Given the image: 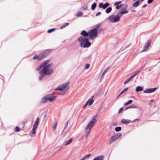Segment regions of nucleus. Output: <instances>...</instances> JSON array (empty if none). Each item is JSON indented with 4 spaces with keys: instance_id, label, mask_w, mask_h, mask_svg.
I'll list each match as a JSON object with an SVG mask.
<instances>
[{
    "instance_id": "nucleus-40",
    "label": "nucleus",
    "mask_w": 160,
    "mask_h": 160,
    "mask_svg": "<svg viewBox=\"0 0 160 160\" xmlns=\"http://www.w3.org/2000/svg\"><path fill=\"white\" fill-rule=\"evenodd\" d=\"M122 2V1H120L118 2H116L114 3V5H117L120 4Z\"/></svg>"
},
{
    "instance_id": "nucleus-26",
    "label": "nucleus",
    "mask_w": 160,
    "mask_h": 160,
    "mask_svg": "<svg viewBox=\"0 0 160 160\" xmlns=\"http://www.w3.org/2000/svg\"><path fill=\"white\" fill-rule=\"evenodd\" d=\"M112 8L111 7H109L106 10V12L107 13H110L112 11Z\"/></svg>"
},
{
    "instance_id": "nucleus-12",
    "label": "nucleus",
    "mask_w": 160,
    "mask_h": 160,
    "mask_svg": "<svg viewBox=\"0 0 160 160\" xmlns=\"http://www.w3.org/2000/svg\"><path fill=\"white\" fill-rule=\"evenodd\" d=\"M94 102L93 96H92L88 99L86 102L88 106H90Z\"/></svg>"
},
{
    "instance_id": "nucleus-8",
    "label": "nucleus",
    "mask_w": 160,
    "mask_h": 160,
    "mask_svg": "<svg viewBox=\"0 0 160 160\" xmlns=\"http://www.w3.org/2000/svg\"><path fill=\"white\" fill-rule=\"evenodd\" d=\"M122 134L121 133H118L114 135L110 139V143H112L113 142L115 141L118 139L121 136Z\"/></svg>"
},
{
    "instance_id": "nucleus-42",
    "label": "nucleus",
    "mask_w": 160,
    "mask_h": 160,
    "mask_svg": "<svg viewBox=\"0 0 160 160\" xmlns=\"http://www.w3.org/2000/svg\"><path fill=\"white\" fill-rule=\"evenodd\" d=\"M15 130L16 132L19 131L20 130V128L18 127H16L15 128Z\"/></svg>"
},
{
    "instance_id": "nucleus-25",
    "label": "nucleus",
    "mask_w": 160,
    "mask_h": 160,
    "mask_svg": "<svg viewBox=\"0 0 160 160\" xmlns=\"http://www.w3.org/2000/svg\"><path fill=\"white\" fill-rule=\"evenodd\" d=\"M128 88H124L123 90L121 92V93H120L119 95L118 96V97L123 92L126 91L127 90Z\"/></svg>"
},
{
    "instance_id": "nucleus-35",
    "label": "nucleus",
    "mask_w": 160,
    "mask_h": 160,
    "mask_svg": "<svg viewBox=\"0 0 160 160\" xmlns=\"http://www.w3.org/2000/svg\"><path fill=\"white\" fill-rule=\"evenodd\" d=\"M83 14V13L82 12H78L77 13V16L78 17H80Z\"/></svg>"
},
{
    "instance_id": "nucleus-32",
    "label": "nucleus",
    "mask_w": 160,
    "mask_h": 160,
    "mask_svg": "<svg viewBox=\"0 0 160 160\" xmlns=\"http://www.w3.org/2000/svg\"><path fill=\"white\" fill-rule=\"evenodd\" d=\"M137 108L136 106L135 105H132L130 106L129 107L127 108V109L130 108Z\"/></svg>"
},
{
    "instance_id": "nucleus-16",
    "label": "nucleus",
    "mask_w": 160,
    "mask_h": 160,
    "mask_svg": "<svg viewBox=\"0 0 160 160\" xmlns=\"http://www.w3.org/2000/svg\"><path fill=\"white\" fill-rule=\"evenodd\" d=\"M104 156L103 155H100L94 158L93 160H102L103 159Z\"/></svg>"
},
{
    "instance_id": "nucleus-37",
    "label": "nucleus",
    "mask_w": 160,
    "mask_h": 160,
    "mask_svg": "<svg viewBox=\"0 0 160 160\" xmlns=\"http://www.w3.org/2000/svg\"><path fill=\"white\" fill-rule=\"evenodd\" d=\"M90 66V65L89 64H87L85 65V69H88Z\"/></svg>"
},
{
    "instance_id": "nucleus-9",
    "label": "nucleus",
    "mask_w": 160,
    "mask_h": 160,
    "mask_svg": "<svg viewBox=\"0 0 160 160\" xmlns=\"http://www.w3.org/2000/svg\"><path fill=\"white\" fill-rule=\"evenodd\" d=\"M51 50H47L45 51L41 52L40 53V55L42 59L46 57L51 52Z\"/></svg>"
},
{
    "instance_id": "nucleus-7",
    "label": "nucleus",
    "mask_w": 160,
    "mask_h": 160,
    "mask_svg": "<svg viewBox=\"0 0 160 160\" xmlns=\"http://www.w3.org/2000/svg\"><path fill=\"white\" fill-rule=\"evenodd\" d=\"M39 121V118H37L34 123V124L33 126L32 130L30 132V134L32 133V134L33 135L35 134L36 133V130L38 128Z\"/></svg>"
},
{
    "instance_id": "nucleus-1",
    "label": "nucleus",
    "mask_w": 160,
    "mask_h": 160,
    "mask_svg": "<svg viewBox=\"0 0 160 160\" xmlns=\"http://www.w3.org/2000/svg\"><path fill=\"white\" fill-rule=\"evenodd\" d=\"M49 60H46L37 68V71L40 70L39 73L41 75L39 77L40 80H42L45 75H49L52 73L53 69L51 68L52 63H49Z\"/></svg>"
},
{
    "instance_id": "nucleus-50",
    "label": "nucleus",
    "mask_w": 160,
    "mask_h": 160,
    "mask_svg": "<svg viewBox=\"0 0 160 160\" xmlns=\"http://www.w3.org/2000/svg\"><path fill=\"white\" fill-rule=\"evenodd\" d=\"M132 12H134L135 11V10H132Z\"/></svg>"
},
{
    "instance_id": "nucleus-29",
    "label": "nucleus",
    "mask_w": 160,
    "mask_h": 160,
    "mask_svg": "<svg viewBox=\"0 0 160 160\" xmlns=\"http://www.w3.org/2000/svg\"><path fill=\"white\" fill-rule=\"evenodd\" d=\"M69 24V23H67L64 24L61 28V29H62L63 28H65Z\"/></svg>"
},
{
    "instance_id": "nucleus-52",
    "label": "nucleus",
    "mask_w": 160,
    "mask_h": 160,
    "mask_svg": "<svg viewBox=\"0 0 160 160\" xmlns=\"http://www.w3.org/2000/svg\"><path fill=\"white\" fill-rule=\"evenodd\" d=\"M137 119H135V121H136V120H137Z\"/></svg>"
},
{
    "instance_id": "nucleus-20",
    "label": "nucleus",
    "mask_w": 160,
    "mask_h": 160,
    "mask_svg": "<svg viewBox=\"0 0 160 160\" xmlns=\"http://www.w3.org/2000/svg\"><path fill=\"white\" fill-rule=\"evenodd\" d=\"M72 138L70 139L69 140L66 141V142H65L64 144V146H66L70 144V143H72Z\"/></svg>"
},
{
    "instance_id": "nucleus-51",
    "label": "nucleus",
    "mask_w": 160,
    "mask_h": 160,
    "mask_svg": "<svg viewBox=\"0 0 160 160\" xmlns=\"http://www.w3.org/2000/svg\"><path fill=\"white\" fill-rule=\"evenodd\" d=\"M144 0H140L141 2H143Z\"/></svg>"
},
{
    "instance_id": "nucleus-31",
    "label": "nucleus",
    "mask_w": 160,
    "mask_h": 160,
    "mask_svg": "<svg viewBox=\"0 0 160 160\" xmlns=\"http://www.w3.org/2000/svg\"><path fill=\"white\" fill-rule=\"evenodd\" d=\"M90 156V154H89L86 155L84 156L83 157V158H82V159H81V160H84L86 159L87 158H88Z\"/></svg>"
},
{
    "instance_id": "nucleus-34",
    "label": "nucleus",
    "mask_w": 160,
    "mask_h": 160,
    "mask_svg": "<svg viewBox=\"0 0 160 160\" xmlns=\"http://www.w3.org/2000/svg\"><path fill=\"white\" fill-rule=\"evenodd\" d=\"M132 79L130 77V78H128V79H127L125 82H124V84H127V83H128V82L130 81Z\"/></svg>"
},
{
    "instance_id": "nucleus-2",
    "label": "nucleus",
    "mask_w": 160,
    "mask_h": 160,
    "mask_svg": "<svg viewBox=\"0 0 160 160\" xmlns=\"http://www.w3.org/2000/svg\"><path fill=\"white\" fill-rule=\"evenodd\" d=\"M98 115H96L92 118V120L90 121L87 125L86 126L85 128L86 132L85 136L87 137L89 134V133L91 129L94 126L97 121V118Z\"/></svg>"
},
{
    "instance_id": "nucleus-10",
    "label": "nucleus",
    "mask_w": 160,
    "mask_h": 160,
    "mask_svg": "<svg viewBox=\"0 0 160 160\" xmlns=\"http://www.w3.org/2000/svg\"><path fill=\"white\" fill-rule=\"evenodd\" d=\"M151 44V41L148 40L147 42L145 44L143 47V48L142 50V52H144L148 50V48L150 46Z\"/></svg>"
},
{
    "instance_id": "nucleus-43",
    "label": "nucleus",
    "mask_w": 160,
    "mask_h": 160,
    "mask_svg": "<svg viewBox=\"0 0 160 160\" xmlns=\"http://www.w3.org/2000/svg\"><path fill=\"white\" fill-rule=\"evenodd\" d=\"M122 5H120L117 6L116 7V8L118 9H119L122 7Z\"/></svg>"
},
{
    "instance_id": "nucleus-13",
    "label": "nucleus",
    "mask_w": 160,
    "mask_h": 160,
    "mask_svg": "<svg viewBox=\"0 0 160 160\" xmlns=\"http://www.w3.org/2000/svg\"><path fill=\"white\" fill-rule=\"evenodd\" d=\"M128 11H127L126 10H123L121 11H119L118 13L119 15L120 16V17H121L122 15L124 14H126L128 13Z\"/></svg>"
},
{
    "instance_id": "nucleus-45",
    "label": "nucleus",
    "mask_w": 160,
    "mask_h": 160,
    "mask_svg": "<svg viewBox=\"0 0 160 160\" xmlns=\"http://www.w3.org/2000/svg\"><path fill=\"white\" fill-rule=\"evenodd\" d=\"M101 14V12H98L96 14V16H99V15H100Z\"/></svg>"
},
{
    "instance_id": "nucleus-17",
    "label": "nucleus",
    "mask_w": 160,
    "mask_h": 160,
    "mask_svg": "<svg viewBox=\"0 0 160 160\" xmlns=\"http://www.w3.org/2000/svg\"><path fill=\"white\" fill-rule=\"evenodd\" d=\"M33 59H38V60H41L42 59L40 54L39 55H35L33 58Z\"/></svg>"
},
{
    "instance_id": "nucleus-28",
    "label": "nucleus",
    "mask_w": 160,
    "mask_h": 160,
    "mask_svg": "<svg viewBox=\"0 0 160 160\" xmlns=\"http://www.w3.org/2000/svg\"><path fill=\"white\" fill-rule=\"evenodd\" d=\"M132 102V100H129L128 102H127L124 103V105L125 106L127 105L130 104H131Z\"/></svg>"
},
{
    "instance_id": "nucleus-15",
    "label": "nucleus",
    "mask_w": 160,
    "mask_h": 160,
    "mask_svg": "<svg viewBox=\"0 0 160 160\" xmlns=\"http://www.w3.org/2000/svg\"><path fill=\"white\" fill-rule=\"evenodd\" d=\"M81 34L82 36L86 37L89 35V32H87L85 30L82 31L81 32Z\"/></svg>"
},
{
    "instance_id": "nucleus-49",
    "label": "nucleus",
    "mask_w": 160,
    "mask_h": 160,
    "mask_svg": "<svg viewBox=\"0 0 160 160\" xmlns=\"http://www.w3.org/2000/svg\"><path fill=\"white\" fill-rule=\"evenodd\" d=\"M146 6H147L146 4H145L142 7L143 8H145Z\"/></svg>"
},
{
    "instance_id": "nucleus-4",
    "label": "nucleus",
    "mask_w": 160,
    "mask_h": 160,
    "mask_svg": "<svg viewBox=\"0 0 160 160\" xmlns=\"http://www.w3.org/2000/svg\"><path fill=\"white\" fill-rule=\"evenodd\" d=\"M68 82H66L59 86L55 90L60 91L61 92L60 93L61 95H63L67 92L68 89Z\"/></svg>"
},
{
    "instance_id": "nucleus-19",
    "label": "nucleus",
    "mask_w": 160,
    "mask_h": 160,
    "mask_svg": "<svg viewBox=\"0 0 160 160\" xmlns=\"http://www.w3.org/2000/svg\"><path fill=\"white\" fill-rule=\"evenodd\" d=\"M58 124L57 122L56 121L54 122L52 125V128L53 130H55Z\"/></svg>"
},
{
    "instance_id": "nucleus-24",
    "label": "nucleus",
    "mask_w": 160,
    "mask_h": 160,
    "mask_svg": "<svg viewBox=\"0 0 160 160\" xmlns=\"http://www.w3.org/2000/svg\"><path fill=\"white\" fill-rule=\"evenodd\" d=\"M140 2V0H138L137 1L135 2L133 4V6L134 7H137L139 5Z\"/></svg>"
},
{
    "instance_id": "nucleus-46",
    "label": "nucleus",
    "mask_w": 160,
    "mask_h": 160,
    "mask_svg": "<svg viewBox=\"0 0 160 160\" xmlns=\"http://www.w3.org/2000/svg\"><path fill=\"white\" fill-rule=\"evenodd\" d=\"M123 110V108H121L119 110V113H120L122 112Z\"/></svg>"
},
{
    "instance_id": "nucleus-21",
    "label": "nucleus",
    "mask_w": 160,
    "mask_h": 160,
    "mask_svg": "<svg viewBox=\"0 0 160 160\" xmlns=\"http://www.w3.org/2000/svg\"><path fill=\"white\" fill-rule=\"evenodd\" d=\"M143 89L140 86H138L136 88L135 91L136 92H138L142 91Z\"/></svg>"
},
{
    "instance_id": "nucleus-47",
    "label": "nucleus",
    "mask_w": 160,
    "mask_h": 160,
    "mask_svg": "<svg viewBox=\"0 0 160 160\" xmlns=\"http://www.w3.org/2000/svg\"><path fill=\"white\" fill-rule=\"evenodd\" d=\"M87 8L88 7L87 6H85L82 7V8L84 10H86Z\"/></svg>"
},
{
    "instance_id": "nucleus-53",
    "label": "nucleus",
    "mask_w": 160,
    "mask_h": 160,
    "mask_svg": "<svg viewBox=\"0 0 160 160\" xmlns=\"http://www.w3.org/2000/svg\"><path fill=\"white\" fill-rule=\"evenodd\" d=\"M159 60H160V58H159Z\"/></svg>"
},
{
    "instance_id": "nucleus-11",
    "label": "nucleus",
    "mask_w": 160,
    "mask_h": 160,
    "mask_svg": "<svg viewBox=\"0 0 160 160\" xmlns=\"http://www.w3.org/2000/svg\"><path fill=\"white\" fill-rule=\"evenodd\" d=\"M156 88H148L144 91L143 92L145 93H150L154 92L156 89Z\"/></svg>"
},
{
    "instance_id": "nucleus-3",
    "label": "nucleus",
    "mask_w": 160,
    "mask_h": 160,
    "mask_svg": "<svg viewBox=\"0 0 160 160\" xmlns=\"http://www.w3.org/2000/svg\"><path fill=\"white\" fill-rule=\"evenodd\" d=\"M78 42L81 47L84 48H88L91 45V42L89 41L88 38L81 36L78 38Z\"/></svg>"
},
{
    "instance_id": "nucleus-6",
    "label": "nucleus",
    "mask_w": 160,
    "mask_h": 160,
    "mask_svg": "<svg viewBox=\"0 0 160 160\" xmlns=\"http://www.w3.org/2000/svg\"><path fill=\"white\" fill-rule=\"evenodd\" d=\"M97 28H95L92 29L89 32V34L90 38L92 40L96 38L98 35Z\"/></svg>"
},
{
    "instance_id": "nucleus-41",
    "label": "nucleus",
    "mask_w": 160,
    "mask_h": 160,
    "mask_svg": "<svg viewBox=\"0 0 160 160\" xmlns=\"http://www.w3.org/2000/svg\"><path fill=\"white\" fill-rule=\"evenodd\" d=\"M68 121L66 124H65V127H64V129H63V131H62V132H64V131L65 130V129L68 127Z\"/></svg>"
},
{
    "instance_id": "nucleus-36",
    "label": "nucleus",
    "mask_w": 160,
    "mask_h": 160,
    "mask_svg": "<svg viewBox=\"0 0 160 160\" xmlns=\"http://www.w3.org/2000/svg\"><path fill=\"white\" fill-rule=\"evenodd\" d=\"M109 69V68H107V69H106L105 71H104V72H103V73H102V76H104V74L106 73V72L108 71Z\"/></svg>"
},
{
    "instance_id": "nucleus-5",
    "label": "nucleus",
    "mask_w": 160,
    "mask_h": 160,
    "mask_svg": "<svg viewBox=\"0 0 160 160\" xmlns=\"http://www.w3.org/2000/svg\"><path fill=\"white\" fill-rule=\"evenodd\" d=\"M120 17L118 13L116 15H112L108 18V20L112 23H115L118 22L120 20Z\"/></svg>"
},
{
    "instance_id": "nucleus-18",
    "label": "nucleus",
    "mask_w": 160,
    "mask_h": 160,
    "mask_svg": "<svg viewBox=\"0 0 160 160\" xmlns=\"http://www.w3.org/2000/svg\"><path fill=\"white\" fill-rule=\"evenodd\" d=\"M121 122L122 123L125 124L129 123L131 122V120L129 119H122V120Z\"/></svg>"
},
{
    "instance_id": "nucleus-23",
    "label": "nucleus",
    "mask_w": 160,
    "mask_h": 160,
    "mask_svg": "<svg viewBox=\"0 0 160 160\" xmlns=\"http://www.w3.org/2000/svg\"><path fill=\"white\" fill-rule=\"evenodd\" d=\"M140 72V71L139 70L136 72L135 73L133 74L130 77L131 78V79L133 78H134L137 75H138V74H139Z\"/></svg>"
},
{
    "instance_id": "nucleus-48",
    "label": "nucleus",
    "mask_w": 160,
    "mask_h": 160,
    "mask_svg": "<svg viewBox=\"0 0 160 160\" xmlns=\"http://www.w3.org/2000/svg\"><path fill=\"white\" fill-rule=\"evenodd\" d=\"M87 105H88V104L86 102L84 106H83V108H85Z\"/></svg>"
},
{
    "instance_id": "nucleus-33",
    "label": "nucleus",
    "mask_w": 160,
    "mask_h": 160,
    "mask_svg": "<svg viewBox=\"0 0 160 160\" xmlns=\"http://www.w3.org/2000/svg\"><path fill=\"white\" fill-rule=\"evenodd\" d=\"M109 3H106L104 5H103V9L106 8L107 7L109 6Z\"/></svg>"
},
{
    "instance_id": "nucleus-30",
    "label": "nucleus",
    "mask_w": 160,
    "mask_h": 160,
    "mask_svg": "<svg viewBox=\"0 0 160 160\" xmlns=\"http://www.w3.org/2000/svg\"><path fill=\"white\" fill-rule=\"evenodd\" d=\"M121 129V128L120 127H117L115 128V130L116 131L118 132L120 131Z\"/></svg>"
},
{
    "instance_id": "nucleus-44",
    "label": "nucleus",
    "mask_w": 160,
    "mask_h": 160,
    "mask_svg": "<svg viewBox=\"0 0 160 160\" xmlns=\"http://www.w3.org/2000/svg\"><path fill=\"white\" fill-rule=\"evenodd\" d=\"M153 0H148L147 1V2L148 4L151 3L153 1Z\"/></svg>"
},
{
    "instance_id": "nucleus-39",
    "label": "nucleus",
    "mask_w": 160,
    "mask_h": 160,
    "mask_svg": "<svg viewBox=\"0 0 160 160\" xmlns=\"http://www.w3.org/2000/svg\"><path fill=\"white\" fill-rule=\"evenodd\" d=\"M103 4L102 3H100L99 5V6L100 8H103Z\"/></svg>"
},
{
    "instance_id": "nucleus-38",
    "label": "nucleus",
    "mask_w": 160,
    "mask_h": 160,
    "mask_svg": "<svg viewBox=\"0 0 160 160\" xmlns=\"http://www.w3.org/2000/svg\"><path fill=\"white\" fill-rule=\"evenodd\" d=\"M54 30H55L54 28H52L51 29H50L48 31V32L49 33H51V32H52Z\"/></svg>"
},
{
    "instance_id": "nucleus-22",
    "label": "nucleus",
    "mask_w": 160,
    "mask_h": 160,
    "mask_svg": "<svg viewBox=\"0 0 160 160\" xmlns=\"http://www.w3.org/2000/svg\"><path fill=\"white\" fill-rule=\"evenodd\" d=\"M48 96L47 95L46 97H44L42 100V102L44 103L48 101Z\"/></svg>"
},
{
    "instance_id": "nucleus-27",
    "label": "nucleus",
    "mask_w": 160,
    "mask_h": 160,
    "mask_svg": "<svg viewBox=\"0 0 160 160\" xmlns=\"http://www.w3.org/2000/svg\"><path fill=\"white\" fill-rule=\"evenodd\" d=\"M96 6V3H94L93 4H92L91 6L92 9V10H94Z\"/></svg>"
},
{
    "instance_id": "nucleus-14",
    "label": "nucleus",
    "mask_w": 160,
    "mask_h": 160,
    "mask_svg": "<svg viewBox=\"0 0 160 160\" xmlns=\"http://www.w3.org/2000/svg\"><path fill=\"white\" fill-rule=\"evenodd\" d=\"M48 101L52 102L55 100L56 98V97L53 96L52 94L48 95Z\"/></svg>"
}]
</instances>
